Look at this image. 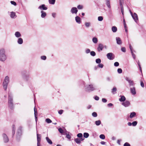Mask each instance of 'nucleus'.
<instances>
[{
  "label": "nucleus",
  "instance_id": "nucleus-1",
  "mask_svg": "<svg viewBox=\"0 0 146 146\" xmlns=\"http://www.w3.org/2000/svg\"><path fill=\"white\" fill-rule=\"evenodd\" d=\"M6 56L5 54V50L4 49L0 50V61L3 62L6 59Z\"/></svg>",
  "mask_w": 146,
  "mask_h": 146
},
{
  "label": "nucleus",
  "instance_id": "nucleus-2",
  "mask_svg": "<svg viewBox=\"0 0 146 146\" xmlns=\"http://www.w3.org/2000/svg\"><path fill=\"white\" fill-rule=\"evenodd\" d=\"M9 82V78L8 76H6L3 82V86L4 89L6 90L8 84Z\"/></svg>",
  "mask_w": 146,
  "mask_h": 146
},
{
  "label": "nucleus",
  "instance_id": "nucleus-3",
  "mask_svg": "<svg viewBox=\"0 0 146 146\" xmlns=\"http://www.w3.org/2000/svg\"><path fill=\"white\" fill-rule=\"evenodd\" d=\"M85 89L86 91L90 92L95 90L96 88L92 85H89L85 86Z\"/></svg>",
  "mask_w": 146,
  "mask_h": 146
},
{
  "label": "nucleus",
  "instance_id": "nucleus-4",
  "mask_svg": "<svg viewBox=\"0 0 146 146\" xmlns=\"http://www.w3.org/2000/svg\"><path fill=\"white\" fill-rule=\"evenodd\" d=\"M13 97L10 94L9 95V100L8 104L9 107L11 108H12L13 106Z\"/></svg>",
  "mask_w": 146,
  "mask_h": 146
},
{
  "label": "nucleus",
  "instance_id": "nucleus-5",
  "mask_svg": "<svg viewBox=\"0 0 146 146\" xmlns=\"http://www.w3.org/2000/svg\"><path fill=\"white\" fill-rule=\"evenodd\" d=\"M130 12L133 18L134 21L136 23H137L138 20V18L137 14L135 13H134L133 14L132 13L131 11L130 10Z\"/></svg>",
  "mask_w": 146,
  "mask_h": 146
},
{
  "label": "nucleus",
  "instance_id": "nucleus-6",
  "mask_svg": "<svg viewBox=\"0 0 146 146\" xmlns=\"http://www.w3.org/2000/svg\"><path fill=\"white\" fill-rule=\"evenodd\" d=\"M23 127L21 126H20L18 129L17 133V138L19 139L20 136L22 135V131Z\"/></svg>",
  "mask_w": 146,
  "mask_h": 146
},
{
  "label": "nucleus",
  "instance_id": "nucleus-7",
  "mask_svg": "<svg viewBox=\"0 0 146 146\" xmlns=\"http://www.w3.org/2000/svg\"><path fill=\"white\" fill-rule=\"evenodd\" d=\"M107 56L108 59L110 60H113L115 58L114 54L112 53H109L107 54Z\"/></svg>",
  "mask_w": 146,
  "mask_h": 146
},
{
  "label": "nucleus",
  "instance_id": "nucleus-8",
  "mask_svg": "<svg viewBox=\"0 0 146 146\" xmlns=\"http://www.w3.org/2000/svg\"><path fill=\"white\" fill-rule=\"evenodd\" d=\"M41 136L40 134L37 133V146H40V141L41 139Z\"/></svg>",
  "mask_w": 146,
  "mask_h": 146
},
{
  "label": "nucleus",
  "instance_id": "nucleus-9",
  "mask_svg": "<svg viewBox=\"0 0 146 146\" xmlns=\"http://www.w3.org/2000/svg\"><path fill=\"white\" fill-rule=\"evenodd\" d=\"M2 136L3 138L4 141L5 143H7L9 141V138L6 134L3 133L2 134Z\"/></svg>",
  "mask_w": 146,
  "mask_h": 146
},
{
  "label": "nucleus",
  "instance_id": "nucleus-10",
  "mask_svg": "<svg viewBox=\"0 0 146 146\" xmlns=\"http://www.w3.org/2000/svg\"><path fill=\"white\" fill-rule=\"evenodd\" d=\"M78 11V10L77 8L75 7H72L70 10V12L72 14H76Z\"/></svg>",
  "mask_w": 146,
  "mask_h": 146
},
{
  "label": "nucleus",
  "instance_id": "nucleus-11",
  "mask_svg": "<svg viewBox=\"0 0 146 146\" xmlns=\"http://www.w3.org/2000/svg\"><path fill=\"white\" fill-rule=\"evenodd\" d=\"M104 48V46L103 45L101 44H99L98 45V46L97 48V50L98 52H100Z\"/></svg>",
  "mask_w": 146,
  "mask_h": 146
},
{
  "label": "nucleus",
  "instance_id": "nucleus-12",
  "mask_svg": "<svg viewBox=\"0 0 146 146\" xmlns=\"http://www.w3.org/2000/svg\"><path fill=\"white\" fill-rule=\"evenodd\" d=\"M38 8L41 10H46L47 9V8L44 5H42L40 6Z\"/></svg>",
  "mask_w": 146,
  "mask_h": 146
},
{
  "label": "nucleus",
  "instance_id": "nucleus-13",
  "mask_svg": "<svg viewBox=\"0 0 146 146\" xmlns=\"http://www.w3.org/2000/svg\"><path fill=\"white\" fill-rule=\"evenodd\" d=\"M122 105L125 107L128 106L130 105L129 102L127 101H126L125 102L122 103Z\"/></svg>",
  "mask_w": 146,
  "mask_h": 146
},
{
  "label": "nucleus",
  "instance_id": "nucleus-14",
  "mask_svg": "<svg viewBox=\"0 0 146 146\" xmlns=\"http://www.w3.org/2000/svg\"><path fill=\"white\" fill-rule=\"evenodd\" d=\"M76 22L78 24H80L81 22V19L80 17L78 16H76L75 18Z\"/></svg>",
  "mask_w": 146,
  "mask_h": 146
},
{
  "label": "nucleus",
  "instance_id": "nucleus-15",
  "mask_svg": "<svg viewBox=\"0 0 146 146\" xmlns=\"http://www.w3.org/2000/svg\"><path fill=\"white\" fill-rule=\"evenodd\" d=\"M130 91L131 93L133 95H134L136 94L135 88L134 87H133L132 88H130Z\"/></svg>",
  "mask_w": 146,
  "mask_h": 146
},
{
  "label": "nucleus",
  "instance_id": "nucleus-16",
  "mask_svg": "<svg viewBox=\"0 0 146 146\" xmlns=\"http://www.w3.org/2000/svg\"><path fill=\"white\" fill-rule=\"evenodd\" d=\"M116 39L117 44H122L121 41L119 37H116Z\"/></svg>",
  "mask_w": 146,
  "mask_h": 146
},
{
  "label": "nucleus",
  "instance_id": "nucleus-17",
  "mask_svg": "<svg viewBox=\"0 0 146 146\" xmlns=\"http://www.w3.org/2000/svg\"><path fill=\"white\" fill-rule=\"evenodd\" d=\"M15 35L16 37L18 38L20 37L21 36V33L18 31L16 32L15 34Z\"/></svg>",
  "mask_w": 146,
  "mask_h": 146
},
{
  "label": "nucleus",
  "instance_id": "nucleus-18",
  "mask_svg": "<svg viewBox=\"0 0 146 146\" xmlns=\"http://www.w3.org/2000/svg\"><path fill=\"white\" fill-rule=\"evenodd\" d=\"M10 17L12 18H14L16 17V13L14 12H11Z\"/></svg>",
  "mask_w": 146,
  "mask_h": 146
},
{
  "label": "nucleus",
  "instance_id": "nucleus-19",
  "mask_svg": "<svg viewBox=\"0 0 146 146\" xmlns=\"http://www.w3.org/2000/svg\"><path fill=\"white\" fill-rule=\"evenodd\" d=\"M41 16L42 18H44L46 16V12H44L43 11H41Z\"/></svg>",
  "mask_w": 146,
  "mask_h": 146
},
{
  "label": "nucleus",
  "instance_id": "nucleus-20",
  "mask_svg": "<svg viewBox=\"0 0 146 146\" xmlns=\"http://www.w3.org/2000/svg\"><path fill=\"white\" fill-rule=\"evenodd\" d=\"M106 4L107 5L108 7L110 8H111V6L110 5V0H106Z\"/></svg>",
  "mask_w": 146,
  "mask_h": 146
},
{
  "label": "nucleus",
  "instance_id": "nucleus-21",
  "mask_svg": "<svg viewBox=\"0 0 146 146\" xmlns=\"http://www.w3.org/2000/svg\"><path fill=\"white\" fill-rule=\"evenodd\" d=\"M23 39L21 38H19L17 40V42L19 44H22L23 43Z\"/></svg>",
  "mask_w": 146,
  "mask_h": 146
},
{
  "label": "nucleus",
  "instance_id": "nucleus-22",
  "mask_svg": "<svg viewBox=\"0 0 146 146\" xmlns=\"http://www.w3.org/2000/svg\"><path fill=\"white\" fill-rule=\"evenodd\" d=\"M121 98L119 99L120 102H124L125 100V98L124 96H120Z\"/></svg>",
  "mask_w": 146,
  "mask_h": 146
},
{
  "label": "nucleus",
  "instance_id": "nucleus-23",
  "mask_svg": "<svg viewBox=\"0 0 146 146\" xmlns=\"http://www.w3.org/2000/svg\"><path fill=\"white\" fill-rule=\"evenodd\" d=\"M46 140L48 143L50 144H52V142L51 140L48 137H46Z\"/></svg>",
  "mask_w": 146,
  "mask_h": 146
},
{
  "label": "nucleus",
  "instance_id": "nucleus-24",
  "mask_svg": "<svg viewBox=\"0 0 146 146\" xmlns=\"http://www.w3.org/2000/svg\"><path fill=\"white\" fill-rule=\"evenodd\" d=\"M111 29L112 31L114 33L116 32L117 30V28L115 26L112 27L111 28Z\"/></svg>",
  "mask_w": 146,
  "mask_h": 146
},
{
  "label": "nucleus",
  "instance_id": "nucleus-25",
  "mask_svg": "<svg viewBox=\"0 0 146 146\" xmlns=\"http://www.w3.org/2000/svg\"><path fill=\"white\" fill-rule=\"evenodd\" d=\"M92 41L94 43H96L98 41V39L96 37H94L92 38Z\"/></svg>",
  "mask_w": 146,
  "mask_h": 146
},
{
  "label": "nucleus",
  "instance_id": "nucleus-26",
  "mask_svg": "<svg viewBox=\"0 0 146 146\" xmlns=\"http://www.w3.org/2000/svg\"><path fill=\"white\" fill-rule=\"evenodd\" d=\"M136 115V113L135 112H133L131 113L130 115V117L131 118H132L134 117Z\"/></svg>",
  "mask_w": 146,
  "mask_h": 146
},
{
  "label": "nucleus",
  "instance_id": "nucleus-27",
  "mask_svg": "<svg viewBox=\"0 0 146 146\" xmlns=\"http://www.w3.org/2000/svg\"><path fill=\"white\" fill-rule=\"evenodd\" d=\"M74 141L77 144H80L81 143L80 140L78 138L75 139Z\"/></svg>",
  "mask_w": 146,
  "mask_h": 146
},
{
  "label": "nucleus",
  "instance_id": "nucleus-28",
  "mask_svg": "<svg viewBox=\"0 0 146 146\" xmlns=\"http://www.w3.org/2000/svg\"><path fill=\"white\" fill-rule=\"evenodd\" d=\"M117 91V88L115 87H114L112 90V93L113 94H115L116 93V92Z\"/></svg>",
  "mask_w": 146,
  "mask_h": 146
},
{
  "label": "nucleus",
  "instance_id": "nucleus-29",
  "mask_svg": "<svg viewBox=\"0 0 146 146\" xmlns=\"http://www.w3.org/2000/svg\"><path fill=\"white\" fill-rule=\"evenodd\" d=\"M89 136V134L87 133H84V136L85 138H88Z\"/></svg>",
  "mask_w": 146,
  "mask_h": 146
},
{
  "label": "nucleus",
  "instance_id": "nucleus-30",
  "mask_svg": "<svg viewBox=\"0 0 146 146\" xmlns=\"http://www.w3.org/2000/svg\"><path fill=\"white\" fill-rule=\"evenodd\" d=\"M55 2V0H49V2L50 4H54Z\"/></svg>",
  "mask_w": 146,
  "mask_h": 146
},
{
  "label": "nucleus",
  "instance_id": "nucleus-31",
  "mask_svg": "<svg viewBox=\"0 0 146 146\" xmlns=\"http://www.w3.org/2000/svg\"><path fill=\"white\" fill-rule=\"evenodd\" d=\"M64 134L66 135V137L68 139H70L71 138V136L70 135L68 134H67V132H65Z\"/></svg>",
  "mask_w": 146,
  "mask_h": 146
},
{
  "label": "nucleus",
  "instance_id": "nucleus-32",
  "mask_svg": "<svg viewBox=\"0 0 146 146\" xmlns=\"http://www.w3.org/2000/svg\"><path fill=\"white\" fill-rule=\"evenodd\" d=\"M101 122L100 120H98L95 121V124L97 125H99L100 124Z\"/></svg>",
  "mask_w": 146,
  "mask_h": 146
},
{
  "label": "nucleus",
  "instance_id": "nucleus-33",
  "mask_svg": "<svg viewBox=\"0 0 146 146\" xmlns=\"http://www.w3.org/2000/svg\"><path fill=\"white\" fill-rule=\"evenodd\" d=\"M90 22H86L85 23V25L86 27H89L90 25Z\"/></svg>",
  "mask_w": 146,
  "mask_h": 146
},
{
  "label": "nucleus",
  "instance_id": "nucleus-34",
  "mask_svg": "<svg viewBox=\"0 0 146 146\" xmlns=\"http://www.w3.org/2000/svg\"><path fill=\"white\" fill-rule=\"evenodd\" d=\"M45 121L46 122L48 123L52 122V121L49 118L46 119Z\"/></svg>",
  "mask_w": 146,
  "mask_h": 146
},
{
  "label": "nucleus",
  "instance_id": "nucleus-35",
  "mask_svg": "<svg viewBox=\"0 0 146 146\" xmlns=\"http://www.w3.org/2000/svg\"><path fill=\"white\" fill-rule=\"evenodd\" d=\"M103 18L102 16H99L98 17V20L99 21H102L103 20Z\"/></svg>",
  "mask_w": 146,
  "mask_h": 146
},
{
  "label": "nucleus",
  "instance_id": "nucleus-36",
  "mask_svg": "<svg viewBox=\"0 0 146 146\" xmlns=\"http://www.w3.org/2000/svg\"><path fill=\"white\" fill-rule=\"evenodd\" d=\"M96 61L97 63L100 64L101 62V60L100 59L98 58L96 60Z\"/></svg>",
  "mask_w": 146,
  "mask_h": 146
},
{
  "label": "nucleus",
  "instance_id": "nucleus-37",
  "mask_svg": "<svg viewBox=\"0 0 146 146\" xmlns=\"http://www.w3.org/2000/svg\"><path fill=\"white\" fill-rule=\"evenodd\" d=\"M100 138L102 139H105V135L103 134H101L100 135Z\"/></svg>",
  "mask_w": 146,
  "mask_h": 146
},
{
  "label": "nucleus",
  "instance_id": "nucleus-38",
  "mask_svg": "<svg viewBox=\"0 0 146 146\" xmlns=\"http://www.w3.org/2000/svg\"><path fill=\"white\" fill-rule=\"evenodd\" d=\"M58 131L61 134H63L64 133L63 130L61 128H60L58 129Z\"/></svg>",
  "mask_w": 146,
  "mask_h": 146
},
{
  "label": "nucleus",
  "instance_id": "nucleus-39",
  "mask_svg": "<svg viewBox=\"0 0 146 146\" xmlns=\"http://www.w3.org/2000/svg\"><path fill=\"white\" fill-rule=\"evenodd\" d=\"M129 84L130 85L133 86L134 84L133 81L132 80H130V81L128 82Z\"/></svg>",
  "mask_w": 146,
  "mask_h": 146
},
{
  "label": "nucleus",
  "instance_id": "nucleus-40",
  "mask_svg": "<svg viewBox=\"0 0 146 146\" xmlns=\"http://www.w3.org/2000/svg\"><path fill=\"white\" fill-rule=\"evenodd\" d=\"M90 54L93 56H94L96 55V53L94 51H91L90 52Z\"/></svg>",
  "mask_w": 146,
  "mask_h": 146
},
{
  "label": "nucleus",
  "instance_id": "nucleus-41",
  "mask_svg": "<svg viewBox=\"0 0 146 146\" xmlns=\"http://www.w3.org/2000/svg\"><path fill=\"white\" fill-rule=\"evenodd\" d=\"M83 8V6L82 5H79L77 6V8L78 9H82Z\"/></svg>",
  "mask_w": 146,
  "mask_h": 146
},
{
  "label": "nucleus",
  "instance_id": "nucleus-42",
  "mask_svg": "<svg viewBox=\"0 0 146 146\" xmlns=\"http://www.w3.org/2000/svg\"><path fill=\"white\" fill-rule=\"evenodd\" d=\"M92 115L94 117H96L97 116V114L95 112H94L92 113Z\"/></svg>",
  "mask_w": 146,
  "mask_h": 146
},
{
  "label": "nucleus",
  "instance_id": "nucleus-43",
  "mask_svg": "<svg viewBox=\"0 0 146 146\" xmlns=\"http://www.w3.org/2000/svg\"><path fill=\"white\" fill-rule=\"evenodd\" d=\"M137 124V122L136 121H134L132 123V125L133 126H136Z\"/></svg>",
  "mask_w": 146,
  "mask_h": 146
},
{
  "label": "nucleus",
  "instance_id": "nucleus-44",
  "mask_svg": "<svg viewBox=\"0 0 146 146\" xmlns=\"http://www.w3.org/2000/svg\"><path fill=\"white\" fill-rule=\"evenodd\" d=\"M122 70L121 68H118L117 69V72L119 73H121L122 72Z\"/></svg>",
  "mask_w": 146,
  "mask_h": 146
},
{
  "label": "nucleus",
  "instance_id": "nucleus-45",
  "mask_svg": "<svg viewBox=\"0 0 146 146\" xmlns=\"http://www.w3.org/2000/svg\"><path fill=\"white\" fill-rule=\"evenodd\" d=\"M11 3L12 5L15 6H16L17 5L16 3L14 1H11Z\"/></svg>",
  "mask_w": 146,
  "mask_h": 146
},
{
  "label": "nucleus",
  "instance_id": "nucleus-46",
  "mask_svg": "<svg viewBox=\"0 0 146 146\" xmlns=\"http://www.w3.org/2000/svg\"><path fill=\"white\" fill-rule=\"evenodd\" d=\"M34 115H35V118L36 119H36L37 118V117H36V116L37 115V111H35V112H34Z\"/></svg>",
  "mask_w": 146,
  "mask_h": 146
},
{
  "label": "nucleus",
  "instance_id": "nucleus-47",
  "mask_svg": "<svg viewBox=\"0 0 146 146\" xmlns=\"http://www.w3.org/2000/svg\"><path fill=\"white\" fill-rule=\"evenodd\" d=\"M123 146H131V145L129 143L126 142L124 143Z\"/></svg>",
  "mask_w": 146,
  "mask_h": 146
},
{
  "label": "nucleus",
  "instance_id": "nucleus-48",
  "mask_svg": "<svg viewBox=\"0 0 146 146\" xmlns=\"http://www.w3.org/2000/svg\"><path fill=\"white\" fill-rule=\"evenodd\" d=\"M77 136L81 138L82 136V134L81 133H79L77 134Z\"/></svg>",
  "mask_w": 146,
  "mask_h": 146
},
{
  "label": "nucleus",
  "instance_id": "nucleus-49",
  "mask_svg": "<svg viewBox=\"0 0 146 146\" xmlns=\"http://www.w3.org/2000/svg\"><path fill=\"white\" fill-rule=\"evenodd\" d=\"M98 66L100 68H103V67L104 66V65L100 63L98 65Z\"/></svg>",
  "mask_w": 146,
  "mask_h": 146
},
{
  "label": "nucleus",
  "instance_id": "nucleus-50",
  "mask_svg": "<svg viewBox=\"0 0 146 146\" xmlns=\"http://www.w3.org/2000/svg\"><path fill=\"white\" fill-rule=\"evenodd\" d=\"M119 65V63L117 62H115L114 63V65L115 66H118Z\"/></svg>",
  "mask_w": 146,
  "mask_h": 146
},
{
  "label": "nucleus",
  "instance_id": "nucleus-51",
  "mask_svg": "<svg viewBox=\"0 0 146 146\" xmlns=\"http://www.w3.org/2000/svg\"><path fill=\"white\" fill-rule=\"evenodd\" d=\"M133 57L134 59H135V55L134 54L133 51L131 52Z\"/></svg>",
  "mask_w": 146,
  "mask_h": 146
},
{
  "label": "nucleus",
  "instance_id": "nucleus-52",
  "mask_svg": "<svg viewBox=\"0 0 146 146\" xmlns=\"http://www.w3.org/2000/svg\"><path fill=\"white\" fill-rule=\"evenodd\" d=\"M121 6V11L122 14L123 15V6Z\"/></svg>",
  "mask_w": 146,
  "mask_h": 146
},
{
  "label": "nucleus",
  "instance_id": "nucleus-53",
  "mask_svg": "<svg viewBox=\"0 0 146 146\" xmlns=\"http://www.w3.org/2000/svg\"><path fill=\"white\" fill-rule=\"evenodd\" d=\"M42 59L45 60L46 59V57L45 56H42L41 57Z\"/></svg>",
  "mask_w": 146,
  "mask_h": 146
},
{
  "label": "nucleus",
  "instance_id": "nucleus-54",
  "mask_svg": "<svg viewBox=\"0 0 146 146\" xmlns=\"http://www.w3.org/2000/svg\"><path fill=\"white\" fill-rule=\"evenodd\" d=\"M119 3L120 6H122V3H123V0H119Z\"/></svg>",
  "mask_w": 146,
  "mask_h": 146
},
{
  "label": "nucleus",
  "instance_id": "nucleus-55",
  "mask_svg": "<svg viewBox=\"0 0 146 146\" xmlns=\"http://www.w3.org/2000/svg\"><path fill=\"white\" fill-rule=\"evenodd\" d=\"M125 79L126 80H127V81L128 82H130V80H131L128 77H125Z\"/></svg>",
  "mask_w": 146,
  "mask_h": 146
},
{
  "label": "nucleus",
  "instance_id": "nucleus-56",
  "mask_svg": "<svg viewBox=\"0 0 146 146\" xmlns=\"http://www.w3.org/2000/svg\"><path fill=\"white\" fill-rule=\"evenodd\" d=\"M121 50L123 52H125L126 51L125 48V47H122L121 48Z\"/></svg>",
  "mask_w": 146,
  "mask_h": 146
},
{
  "label": "nucleus",
  "instance_id": "nucleus-57",
  "mask_svg": "<svg viewBox=\"0 0 146 146\" xmlns=\"http://www.w3.org/2000/svg\"><path fill=\"white\" fill-rule=\"evenodd\" d=\"M102 102L104 103H106L107 101V100L106 99L104 98L102 99Z\"/></svg>",
  "mask_w": 146,
  "mask_h": 146
},
{
  "label": "nucleus",
  "instance_id": "nucleus-58",
  "mask_svg": "<svg viewBox=\"0 0 146 146\" xmlns=\"http://www.w3.org/2000/svg\"><path fill=\"white\" fill-rule=\"evenodd\" d=\"M56 14L55 13H52V16L54 18H55L56 16Z\"/></svg>",
  "mask_w": 146,
  "mask_h": 146
},
{
  "label": "nucleus",
  "instance_id": "nucleus-59",
  "mask_svg": "<svg viewBox=\"0 0 146 146\" xmlns=\"http://www.w3.org/2000/svg\"><path fill=\"white\" fill-rule=\"evenodd\" d=\"M90 49H87L86 50V53H90Z\"/></svg>",
  "mask_w": 146,
  "mask_h": 146
},
{
  "label": "nucleus",
  "instance_id": "nucleus-60",
  "mask_svg": "<svg viewBox=\"0 0 146 146\" xmlns=\"http://www.w3.org/2000/svg\"><path fill=\"white\" fill-rule=\"evenodd\" d=\"M63 112V110H59L58 111V113L60 114H61Z\"/></svg>",
  "mask_w": 146,
  "mask_h": 146
},
{
  "label": "nucleus",
  "instance_id": "nucleus-61",
  "mask_svg": "<svg viewBox=\"0 0 146 146\" xmlns=\"http://www.w3.org/2000/svg\"><path fill=\"white\" fill-rule=\"evenodd\" d=\"M141 85L142 87H144V85L143 82H141Z\"/></svg>",
  "mask_w": 146,
  "mask_h": 146
},
{
  "label": "nucleus",
  "instance_id": "nucleus-62",
  "mask_svg": "<svg viewBox=\"0 0 146 146\" xmlns=\"http://www.w3.org/2000/svg\"><path fill=\"white\" fill-rule=\"evenodd\" d=\"M121 141V139H118L117 141V143L120 145V142Z\"/></svg>",
  "mask_w": 146,
  "mask_h": 146
},
{
  "label": "nucleus",
  "instance_id": "nucleus-63",
  "mask_svg": "<svg viewBox=\"0 0 146 146\" xmlns=\"http://www.w3.org/2000/svg\"><path fill=\"white\" fill-rule=\"evenodd\" d=\"M99 97L97 96H96L95 97V99L96 100H99Z\"/></svg>",
  "mask_w": 146,
  "mask_h": 146
},
{
  "label": "nucleus",
  "instance_id": "nucleus-64",
  "mask_svg": "<svg viewBox=\"0 0 146 146\" xmlns=\"http://www.w3.org/2000/svg\"><path fill=\"white\" fill-rule=\"evenodd\" d=\"M113 105V104L111 103H109L108 104V107H111Z\"/></svg>",
  "mask_w": 146,
  "mask_h": 146
}]
</instances>
